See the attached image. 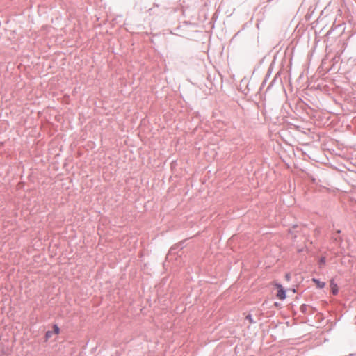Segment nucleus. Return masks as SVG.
<instances>
[{
    "instance_id": "7",
    "label": "nucleus",
    "mask_w": 356,
    "mask_h": 356,
    "mask_svg": "<svg viewBox=\"0 0 356 356\" xmlns=\"http://www.w3.org/2000/svg\"><path fill=\"white\" fill-rule=\"evenodd\" d=\"M246 318H247V319L249 321V322H250V323H252L254 322V321H253V320H252V316H251L250 315H248V316H246Z\"/></svg>"
},
{
    "instance_id": "5",
    "label": "nucleus",
    "mask_w": 356,
    "mask_h": 356,
    "mask_svg": "<svg viewBox=\"0 0 356 356\" xmlns=\"http://www.w3.org/2000/svg\"><path fill=\"white\" fill-rule=\"evenodd\" d=\"M54 333L56 334H58L60 332V329L56 325H54Z\"/></svg>"
},
{
    "instance_id": "8",
    "label": "nucleus",
    "mask_w": 356,
    "mask_h": 356,
    "mask_svg": "<svg viewBox=\"0 0 356 356\" xmlns=\"http://www.w3.org/2000/svg\"><path fill=\"white\" fill-rule=\"evenodd\" d=\"M286 279L287 280H289V279H290V276H289V275H286Z\"/></svg>"
},
{
    "instance_id": "4",
    "label": "nucleus",
    "mask_w": 356,
    "mask_h": 356,
    "mask_svg": "<svg viewBox=\"0 0 356 356\" xmlns=\"http://www.w3.org/2000/svg\"><path fill=\"white\" fill-rule=\"evenodd\" d=\"M53 332L51 331H47L45 334V339L46 341H47L49 339H50L52 337Z\"/></svg>"
},
{
    "instance_id": "6",
    "label": "nucleus",
    "mask_w": 356,
    "mask_h": 356,
    "mask_svg": "<svg viewBox=\"0 0 356 356\" xmlns=\"http://www.w3.org/2000/svg\"><path fill=\"white\" fill-rule=\"evenodd\" d=\"M325 263V257H321V259L319 260V264L321 265H324Z\"/></svg>"
},
{
    "instance_id": "3",
    "label": "nucleus",
    "mask_w": 356,
    "mask_h": 356,
    "mask_svg": "<svg viewBox=\"0 0 356 356\" xmlns=\"http://www.w3.org/2000/svg\"><path fill=\"white\" fill-rule=\"evenodd\" d=\"M313 282H314L317 287L322 289L325 286V283L323 282L320 281L319 280H317L316 278L312 279Z\"/></svg>"
},
{
    "instance_id": "2",
    "label": "nucleus",
    "mask_w": 356,
    "mask_h": 356,
    "mask_svg": "<svg viewBox=\"0 0 356 356\" xmlns=\"http://www.w3.org/2000/svg\"><path fill=\"white\" fill-rule=\"evenodd\" d=\"M330 287H331V291L332 292V293L334 295H336L338 293V286L337 284L334 282V280H330Z\"/></svg>"
},
{
    "instance_id": "1",
    "label": "nucleus",
    "mask_w": 356,
    "mask_h": 356,
    "mask_svg": "<svg viewBox=\"0 0 356 356\" xmlns=\"http://www.w3.org/2000/svg\"><path fill=\"white\" fill-rule=\"evenodd\" d=\"M275 286L277 287V297L280 299V300H284L286 298V293H285V290L283 289L282 286L281 284H275Z\"/></svg>"
}]
</instances>
